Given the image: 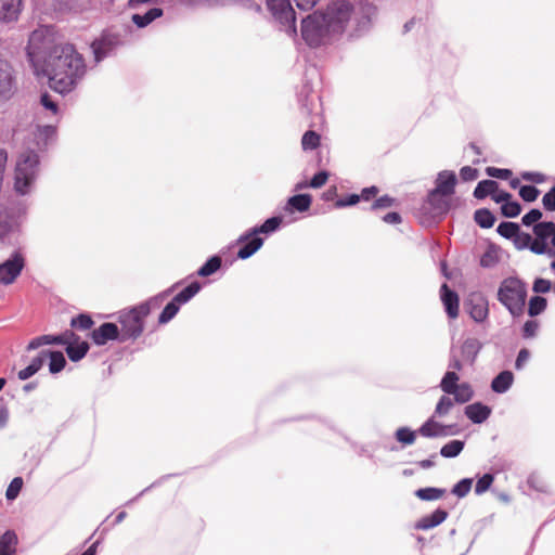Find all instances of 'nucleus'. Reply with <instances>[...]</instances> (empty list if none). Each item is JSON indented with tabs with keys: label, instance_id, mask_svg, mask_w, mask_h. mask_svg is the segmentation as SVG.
Masks as SVG:
<instances>
[{
	"label": "nucleus",
	"instance_id": "nucleus-1",
	"mask_svg": "<svg viewBox=\"0 0 555 555\" xmlns=\"http://www.w3.org/2000/svg\"><path fill=\"white\" fill-rule=\"evenodd\" d=\"M86 72L85 57L72 43L55 44L44 61L49 87L61 94L73 91Z\"/></svg>",
	"mask_w": 555,
	"mask_h": 555
},
{
	"label": "nucleus",
	"instance_id": "nucleus-2",
	"mask_svg": "<svg viewBox=\"0 0 555 555\" xmlns=\"http://www.w3.org/2000/svg\"><path fill=\"white\" fill-rule=\"evenodd\" d=\"M165 294L150 298L149 300L119 314L120 341L137 339L144 330V320L152 310L158 309L165 298Z\"/></svg>",
	"mask_w": 555,
	"mask_h": 555
},
{
	"label": "nucleus",
	"instance_id": "nucleus-3",
	"mask_svg": "<svg viewBox=\"0 0 555 555\" xmlns=\"http://www.w3.org/2000/svg\"><path fill=\"white\" fill-rule=\"evenodd\" d=\"M460 376L454 371H448L441 382L440 388L447 395L440 397L436 404L435 415L444 416L447 415L454 403L464 404L470 401L474 397V390L469 383L459 384Z\"/></svg>",
	"mask_w": 555,
	"mask_h": 555
},
{
	"label": "nucleus",
	"instance_id": "nucleus-4",
	"mask_svg": "<svg viewBox=\"0 0 555 555\" xmlns=\"http://www.w3.org/2000/svg\"><path fill=\"white\" fill-rule=\"evenodd\" d=\"M496 297L512 315L519 317L525 311L527 286L518 278H506L500 283Z\"/></svg>",
	"mask_w": 555,
	"mask_h": 555
},
{
	"label": "nucleus",
	"instance_id": "nucleus-5",
	"mask_svg": "<svg viewBox=\"0 0 555 555\" xmlns=\"http://www.w3.org/2000/svg\"><path fill=\"white\" fill-rule=\"evenodd\" d=\"M352 13L353 7L346 0H337L327 5L322 16L332 36L340 35L345 31Z\"/></svg>",
	"mask_w": 555,
	"mask_h": 555
},
{
	"label": "nucleus",
	"instance_id": "nucleus-6",
	"mask_svg": "<svg viewBox=\"0 0 555 555\" xmlns=\"http://www.w3.org/2000/svg\"><path fill=\"white\" fill-rule=\"evenodd\" d=\"M301 36L308 46L314 48L326 43L333 37L321 12H314L302 21Z\"/></svg>",
	"mask_w": 555,
	"mask_h": 555
},
{
	"label": "nucleus",
	"instance_id": "nucleus-7",
	"mask_svg": "<svg viewBox=\"0 0 555 555\" xmlns=\"http://www.w3.org/2000/svg\"><path fill=\"white\" fill-rule=\"evenodd\" d=\"M456 182L457 179L453 171L443 170L439 172L436 179V188L430 191L428 195V202L430 205L436 209H439L441 212L448 211V202L440 197L451 196L455 191Z\"/></svg>",
	"mask_w": 555,
	"mask_h": 555
},
{
	"label": "nucleus",
	"instance_id": "nucleus-8",
	"mask_svg": "<svg viewBox=\"0 0 555 555\" xmlns=\"http://www.w3.org/2000/svg\"><path fill=\"white\" fill-rule=\"evenodd\" d=\"M38 156L33 152L20 156L15 168V190L24 195L28 192L31 182L35 180Z\"/></svg>",
	"mask_w": 555,
	"mask_h": 555
},
{
	"label": "nucleus",
	"instance_id": "nucleus-9",
	"mask_svg": "<svg viewBox=\"0 0 555 555\" xmlns=\"http://www.w3.org/2000/svg\"><path fill=\"white\" fill-rule=\"evenodd\" d=\"M555 223L552 221H542L532 227L533 245L532 253L535 255H547L555 257V250L551 247L554 235Z\"/></svg>",
	"mask_w": 555,
	"mask_h": 555
},
{
	"label": "nucleus",
	"instance_id": "nucleus-10",
	"mask_svg": "<svg viewBox=\"0 0 555 555\" xmlns=\"http://www.w3.org/2000/svg\"><path fill=\"white\" fill-rule=\"evenodd\" d=\"M54 31L51 27H39L35 29L28 39L26 52L31 62H35L36 57L46 50L51 51L54 47Z\"/></svg>",
	"mask_w": 555,
	"mask_h": 555
},
{
	"label": "nucleus",
	"instance_id": "nucleus-11",
	"mask_svg": "<svg viewBox=\"0 0 555 555\" xmlns=\"http://www.w3.org/2000/svg\"><path fill=\"white\" fill-rule=\"evenodd\" d=\"M268 8L272 15L285 26V31L289 36H295L296 30V15L288 0H267Z\"/></svg>",
	"mask_w": 555,
	"mask_h": 555
},
{
	"label": "nucleus",
	"instance_id": "nucleus-12",
	"mask_svg": "<svg viewBox=\"0 0 555 555\" xmlns=\"http://www.w3.org/2000/svg\"><path fill=\"white\" fill-rule=\"evenodd\" d=\"M120 44L119 36L111 33H103L91 43L94 61L101 62Z\"/></svg>",
	"mask_w": 555,
	"mask_h": 555
},
{
	"label": "nucleus",
	"instance_id": "nucleus-13",
	"mask_svg": "<svg viewBox=\"0 0 555 555\" xmlns=\"http://www.w3.org/2000/svg\"><path fill=\"white\" fill-rule=\"evenodd\" d=\"M25 267V259L20 253L0 264V284L10 285L21 274Z\"/></svg>",
	"mask_w": 555,
	"mask_h": 555
},
{
	"label": "nucleus",
	"instance_id": "nucleus-14",
	"mask_svg": "<svg viewBox=\"0 0 555 555\" xmlns=\"http://www.w3.org/2000/svg\"><path fill=\"white\" fill-rule=\"evenodd\" d=\"M15 89L14 69L10 62L0 54V98L10 99Z\"/></svg>",
	"mask_w": 555,
	"mask_h": 555
},
{
	"label": "nucleus",
	"instance_id": "nucleus-15",
	"mask_svg": "<svg viewBox=\"0 0 555 555\" xmlns=\"http://www.w3.org/2000/svg\"><path fill=\"white\" fill-rule=\"evenodd\" d=\"M23 9V0H0V23H16L20 20Z\"/></svg>",
	"mask_w": 555,
	"mask_h": 555
},
{
	"label": "nucleus",
	"instance_id": "nucleus-16",
	"mask_svg": "<svg viewBox=\"0 0 555 555\" xmlns=\"http://www.w3.org/2000/svg\"><path fill=\"white\" fill-rule=\"evenodd\" d=\"M76 339V333L72 330H66L60 335H42L34 338L27 346L28 350H34L42 345H66V343Z\"/></svg>",
	"mask_w": 555,
	"mask_h": 555
},
{
	"label": "nucleus",
	"instance_id": "nucleus-17",
	"mask_svg": "<svg viewBox=\"0 0 555 555\" xmlns=\"http://www.w3.org/2000/svg\"><path fill=\"white\" fill-rule=\"evenodd\" d=\"M435 416L429 417L418 429L417 433L425 438L446 437L453 434V425H443L435 420Z\"/></svg>",
	"mask_w": 555,
	"mask_h": 555
},
{
	"label": "nucleus",
	"instance_id": "nucleus-18",
	"mask_svg": "<svg viewBox=\"0 0 555 555\" xmlns=\"http://www.w3.org/2000/svg\"><path fill=\"white\" fill-rule=\"evenodd\" d=\"M91 338L95 345L102 346L109 340H120V331L115 323L106 322L92 331Z\"/></svg>",
	"mask_w": 555,
	"mask_h": 555
},
{
	"label": "nucleus",
	"instance_id": "nucleus-19",
	"mask_svg": "<svg viewBox=\"0 0 555 555\" xmlns=\"http://www.w3.org/2000/svg\"><path fill=\"white\" fill-rule=\"evenodd\" d=\"M469 315L476 322H483L489 314L488 300L480 294L470 295L468 302Z\"/></svg>",
	"mask_w": 555,
	"mask_h": 555
},
{
	"label": "nucleus",
	"instance_id": "nucleus-20",
	"mask_svg": "<svg viewBox=\"0 0 555 555\" xmlns=\"http://www.w3.org/2000/svg\"><path fill=\"white\" fill-rule=\"evenodd\" d=\"M238 243L242 244L237 251V257L247 259L253 256L263 244V240L258 234H251V231L240 237Z\"/></svg>",
	"mask_w": 555,
	"mask_h": 555
},
{
	"label": "nucleus",
	"instance_id": "nucleus-21",
	"mask_svg": "<svg viewBox=\"0 0 555 555\" xmlns=\"http://www.w3.org/2000/svg\"><path fill=\"white\" fill-rule=\"evenodd\" d=\"M440 295L448 317L451 319L457 318L460 313L459 295L452 289H450V287L447 284H442L440 288Z\"/></svg>",
	"mask_w": 555,
	"mask_h": 555
},
{
	"label": "nucleus",
	"instance_id": "nucleus-22",
	"mask_svg": "<svg viewBox=\"0 0 555 555\" xmlns=\"http://www.w3.org/2000/svg\"><path fill=\"white\" fill-rule=\"evenodd\" d=\"M66 353L70 361L78 362L86 357L89 351V344L86 340H80L76 334V339L66 343Z\"/></svg>",
	"mask_w": 555,
	"mask_h": 555
},
{
	"label": "nucleus",
	"instance_id": "nucleus-23",
	"mask_svg": "<svg viewBox=\"0 0 555 555\" xmlns=\"http://www.w3.org/2000/svg\"><path fill=\"white\" fill-rule=\"evenodd\" d=\"M448 517V512L441 508L436 509L433 514L422 517L416 524L417 530H428L442 524Z\"/></svg>",
	"mask_w": 555,
	"mask_h": 555
},
{
	"label": "nucleus",
	"instance_id": "nucleus-24",
	"mask_svg": "<svg viewBox=\"0 0 555 555\" xmlns=\"http://www.w3.org/2000/svg\"><path fill=\"white\" fill-rule=\"evenodd\" d=\"M490 413V408L479 402L469 404L465 408V415L476 424L485 422L489 417Z\"/></svg>",
	"mask_w": 555,
	"mask_h": 555
},
{
	"label": "nucleus",
	"instance_id": "nucleus-25",
	"mask_svg": "<svg viewBox=\"0 0 555 555\" xmlns=\"http://www.w3.org/2000/svg\"><path fill=\"white\" fill-rule=\"evenodd\" d=\"M312 203L311 195L297 194L288 198L285 209L289 212H304L309 210Z\"/></svg>",
	"mask_w": 555,
	"mask_h": 555
},
{
	"label": "nucleus",
	"instance_id": "nucleus-26",
	"mask_svg": "<svg viewBox=\"0 0 555 555\" xmlns=\"http://www.w3.org/2000/svg\"><path fill=\"white\" fill-rule=\"evenodd\" d=\"M60 12L79 13L88 9L89 0H53Z\"/></svg>",
	"mask_w": 555,
	"mask_h": 555
},
{
	"label": "nucleus",
	"instance_id": "nucleus-27",
	"mask_svg": "<svg viewBox=\"0 0 555 555\" xmlns=\"http://www.w3.org/2000/svg\"><path fill=\"white\" fill-rule=\"evenodd\" d=\"M17 535L8 530L0 537V555H16Z\"/></svg>",
	"mask_w": 555,
	"mask_h": 555
},
{
	"label": "nucleus",
	"instance_id": "nucleus-28",
	"mask_svg": "<svg viewBox=\"0 0 555 555\" xmlns=\"http://www.w3.org/2000/svg\"><path fill=\"white\" fill-rule=\"evenodd\" d=\"M163 9L152 8L144 14H133L131 20L137 27L143 28L150 25L156 18L163 16Z\"/></svg>",
	"mask_w": 555,
	"mask_h": 555
},
{
	"label": "nucleus",
	"instance_id": "nucleus-29",
	"mask_svg": "<svg viewBox=\"0 0 555 555\" xmlns=\"http://www.w3.org/2000/svg\"><path fill=\"white\" fill-rule=\"evenodd\" d=\"M513 380V373L509 371H503L493 378L491 388L494 392L503 393L512 386Z\"/></svg>",
	"mask_w": 555,
	"mask_h": 555
},
{
	"label": "nucleus",
	"instance_id": "nucleus-30",
	"mask_svg": "<svg viewBox=\"0 0 555 555\" xmlns=\"http://www.w3.org/2000/svg\"><path fill=\"white\" fill-rule=\"evenodd\" d=\"M42 353L44 356V360L47 358L50 359V363H49L50 373L56 374L65 367L66 360H65L64 354L61 351H42Z\"/></svg>",
	"mask_w": 555,
	"mask_h": 555
},
{
	"label": "nucleus",
	"instance_id": "nucleus-31",
	"mask_svg": "<svg viewBox=\"0 0 555 555\" xmlns=\"http://www.w3.org/2000/svg\"><path fill=\"white\" fill-rule=\"evenodd\" d=\"M499 183L494 180H482L474 190V196L478 199H482L487 196L493 195L498 191Z\"/></svg>",
	"mask_w": 555,
	"mask_h": 555
},
{
	"label": "nucleus",
	"instance_id": "nucleus-32",
	"mask_svg": "<svg viewBox=\"0 0 555 555\" xmlns=\"http://www.w3.org/2000/svg\"><path fill=\"white\" fill-rule=\"evenodd\" d=\"M44 356L40 352L36 358L33 359L30 364L18 372V378L26 380L35 375L43 365Z\"/></svg>",
	"mask_w": 555,
	"mask_h": 555
},
{
	"label": "nucleus",
	"instance_id": "nucleus-33",
	"mask_svg": "<svg viewBox=\"0 0 555 555\" xmlns=\"http://www.w3.org/2000/svg\"><path fill=\"white\" fill-rule=\"evenodd\" d=\"M500 254L499 247L494 245L489 246L480 258V266L483 268L494 267L501 259Z\"/></svg>",
	"mask_w": 555,
	"mask_h": 555
},
{
	"label": "nucleus",
	"instance_id": "nucleus-34",
	"mask_svg": "<svg viewBox=\"0 0 555 555\" xmlns=\"http://www.w3.org/2000/svg\"><path fill=\"white\" fill-rule=\"evenodd\" d=\"M282 221V217L269 218L260 227L254 228L251 234H270L280 228Z\"/></svg>",
	"mask_w": 555,
	"mask_h": 555
},
{
	"label": "nucleus",
	"instance_id": "nucleus-35",
	"mask_svg": "<svg viewBox=\"0 0 555 555\" xmlns=\"http://www.w3.org/2000/svg\"><path fill=\"white\" fill-rule=\"evenodd\" d=\"M474 219L476 223L483 229L491 228L495 222L494 215L487 208H481L475 211Z\"/></svg>",
	"mask_w": 555,
	"mask_h": 555
},
{
	"label": "nucleus",
	"instance_id": "nucleus-36",
	"mask_svg": "<svg viewBox=\"0 0 555 555\" xmlns=\"http://www.w3.org/2000/svg\"><path fill=\"white\" fill-rule=\"evenodd\" d=\"M222 264V260L219 256H212L209 258L197 271L199 276L206 278L217 272Z\"/></svg>",
	"mask_w": 555,
	"mask_h": 555
},
{
	"label": "nucleus",
	"instance_id": "nucleus-37",
	"mask_svg": "<svg viewBox=\"0 0 555 555\" xmlns=\"http://www.w3.org/2000/svg\"><path fill=\"white\" fill-rule=\"evenodd\" d=\"M446 494L444 489L439 488H422L415 491V495L422 501H436Z\"/></svg>",
	"mask_w": 555,
	"mask_h": 555
},
{
	"label": "nucleus",
	"instance_id": "nucleus-38",
	"mask_svg": "<svg viewBox=\"0 0 555 555\" xmlns=\"http://www.w3.org/2000/svg\"><path fill=\"white\" fill-rule=\"evenodd\" d=\"M201 291V284L198 282H192L185 288H183L180 293H178L173 298L176 302L180 305L186 304L192 297H194Z\"/></svg>",
	"mask_w": 555,
	"mask_h": 555
},
{
	"label": "nucleus",
	"instance_id": "nucleus-39",
	"mask_svg": "<svg viewBox=\"0 0 555 555\" xmlns=\"http://www.w3.org/2000/svg\"><path fill=\"white\" fill-rule=\"evenodd\" d=\"M320 143L321 135L313 130L306 131L301 138V146L304 151L315 150L320 146Z\"/></svg>",
	"mask_w": 555,
	"mask_h": 555
},
{
	"label": "nucleus",
	"instance_id": "nucleus-40",
	"mask_svg": "<svg viewBox=\"0 0 555 555\" xmlns=\"http://www.w3.org/2000/svg\"><path fill=\"white\" fill-rule=\"evenodd\" d=\"M180 304L176 302V299L173 298L170 302H168L165 308L163 309L162 313L159 314L158 322L160 324H166L170 320H172L176 314L178 313L180 309Z\"/></svg>",
	"mask_w": 555,
	"mask_h": 555
},
{
	"label": "nucleus",
	"instance_id": "nucleus-41",
	"mask_svg": "<svg viewBox=\"0 0 555 555\" xmlns=\"http://www.w3.org/2000/svg\"><path fill=\"white\" fill-rule=\"evenodd\" d=\"M464 449V442L461 440H452L446 443L441 450L440 454L443 457H455L457 456Z\"/></svg>",
	"mask_w": 555,
	"mask_h": 555
},
{
	"label": "nucleus",
	"instance_id": "nucleus-42",
	"mask_svg": "<svg viewBox=\"0 0 555 555\" xmlns=\"http://www.w3.org/2000/svg\"><path fill=\"white\" fill-rule=\"evenodd\" d=\"M547 301L544 297H531L528 305V313L530 317H535L543 312L546 308Z\"/></svg>",
	"mask_w": 555,
	"mask_h": 555
},
{
	"label": "nucleus",
	"instance_id": "nucleus-43",
	"mask_svg": "<svg viewBox=\"0 0 555 555\" xmlns=\"http://www.w3.org/2000/svg\"><path fill=\"white\" fill-rule=\"evenodd\" d=\"M94 324L92 318L89 314L80 313L77 317L73 318L70 321V326L77 330L87 331L92 327Z\"/></svg>",
	"mask_w": 555,
	"mask_h": 555
},
{
	"label": "nucleus",
	"instance_id": "nucleus-44",
	"mask_svg": "<svg viewBox=\"0 0 555 555\" xmlns=\"http://www.w3.org/2000/svg\"><path fill=\"white\" fill-rule=\"evenodd\" d=\"M498 233L505 238H513L519 232V225L515 222H501L496 229Z\"/></svg>",
	"mask_w": 555,
	"mask_h": 555
},
{
	"label": "nucleus",
	"instance_id": "nucleus-45",
	"mask_svg": "<svg viewBox=\"0 0 555 555\" xmlns=\"http://www.w3.org/2000/svg\"><path fill=\"white\" fill-rule=\"evenodd\" d=\"M417 431L408 427H400L396 431V439L403 444H412L416 439Z\"/></svg>",
	"mask_w": 555,
	"mask_h": 555
},
{
	"label": "nucleus",
	"instance_id": "nucleus-46",
	"mask_svg": "<svg viewBox=\"0 0 555 555\" xmlns=\"http://www.w3.org/2000/svg\"><path fill=\"white\" fill-rule=\"evenodd\" d=\"M520 211H521L520 204L517 202H513L511 199L503 203L501 206V212L506 218H515L520 214Z\"/></svg>",
	"mask_w": 555,
	"mask_h": 555
},
{
	"label": "nucleus",
	"instance_id": "nucleus-47",
	"mask_svg": "<svg viewBox=\"0 0 555 555\" xmlns=\"http://www.w3.org/2000/svg\"><path fill=\"white\" fill-rule=\"evenodd\" d=\"M23 485H24V481H23L22 477L13 478L5 491L7 499L10 501L15 500L18 496V494L23 488Z\"/></svg>",
	"mask_w": 555,
	"mask_h": 555
},
{
	"label": "nucleus",
	"instance_id": "nucleus-48",
	"mask_svg": "<svg viewBox=\"0 0 555 555\" xmlns=\"http://www.w3.org/2000/svg\"><path fill=\"white\" fill-rule=\"evenodd\" d=\"M533 237L529 233L518 232L514 237V243L517 249L529 248L532 251Z\"/></svg>",
	"mask_w": 555,
	"mask_h": 555
},
{
	"label": "nucleus",
	"instance_id": "nucleus-49",
	"mask_svg": "<svg viewBox=\"0 0 555 555\" xmlns=\"http://www.w3.org/2000/svg\"><path fill=\"white\" fill-rule=\"evenodd\" d=\"M494 480L492 474H485L481 478H479L475 486V492L477 494H482L488 491Z\"/></svg>",
	"mask_w": 555,
	"mask_h": 555
},
{
	"label": "nucleus",
	"instance_id": "nucleus-50",
	"mask_svg": "<svg viewBox=\"0 0 555 555\" xmlns=\"http://www.w3.org/2000/svg\"><path fill=\"white\" fill-rule=\"evenodd\" d=\"M472 479L465 478L459 481L452 489V493L459 498H464L472 489Z\"/></svg>",
	"mask_w": 555,
	"mask_h": 555
},
{
	"label": "nucleus",
	"instance_id": "nucleus-51",
	"mask_svg": "<svg viewBox=\"0 0 555 555\" xmlns=\"http://www.w3.org/2000/svg\"><path fill=\"white\" fill-rule=\"evenodd\" d=\"M540 194V191L533 185H524L519 190V195L525 202H534Z\"/></svg>",
	"mask_w": 555,
	"mask_h": 555
},
{
	"label": "nucleus",
	"instance_id": "nucleus-52",
	"mask_svg": "<svg viewBox=\"0 0 555 555\" xmlns=\"http://www.w3.org/2000/svg\"><path fill=\"white\" fill-rule=\"evenodd\" d=\"M486 172L488 176L496 179L507 180L512 177L513 172L509 169L487 167Z\"/></svg>",
	"mask_w": 555,
	"mask_h": 555
},
{
	"label": "nucleus",
	"instance_id": "nucleus-53",
	"mask_svg": "<svg viewBox=\"0 0 555 555\" xmlns=\"http://www.w3.org/2000/svg\"><path fill=\"white\" fill-rule=\"evenodd\" d=\"M542 216L543 215H542L541 210H539V209H531L529 212H527L522 217L521 222L526 227L534 225L535 223H539V221L541 220Z\"/></svg>",
	"mask_w": 555,
	"mask_h": 555
},
{
	"label": "nucleus",
	"instance_id": "nucleus-54",
	"mask_svg": "<svg viewBox=\"0 0 555 555\" xmlns=\"http://www.w3.org/2000/svg\"><path fill=\"white\" fill-rule=\"evenodd\" d=\"M542 204L545 210L555 211V185L544 194Z\"/></svg>",
	"mask_w": 555,
	"mask_h": 555
},
{
	"label": "nucleus",
	"instance_id": "nucleus-55",
	"mask_svg": "<svg viewBox=\"0 0 555 555\" xmlns=\"http://www.w3.org/2000/svg\"><path fill=\"white\" fill-rule=\"evenodd\" d=\"M551 288H552L551 281L542 279V278L537 279L533 282V286H532L533 292L537 293V294L547 293V292L551 291Z\"/></svg>",
	"mask_w": 555,
	"mask_h": 555
},
{
	"label": "nucleus",
	"instance_id": "nucleus-56",
	"mask_svg": "<svg viewBox=\"0 0 555 555\" xmlns=\"http://www.w3.org/2000/svg\"><path fill=\"white\" fill-rule=\"evenodd\" d=\"M539 322L535 320H528L522 326V337L531 338L537 334Z\"/></svg>",
	"mask_w": 555,
	"mask_h": 555
},
{
	"label": "nucleus",
	"instance_id": "nucleus-57",
	"mask_svg": "<svg viewBox=\"0 0 555 555\" xmlns=\"http://www.w3.org/2000/svg\"><path fill=\"white\" fill-rule=\"evenodd\" d=\"M395 199L388 195H384L374 201L371 205L372 210L389 208L393 205Z\"/></svg>",
	"mask_w": 555,
	"mask_h": 555
},
{
	"label": "nucleus",
	"instance_id": "nucleus-58",
	"mask_svg": "<svg viewBox=\"0 0 555 555\" xmlns=\"http://www.w3.org/2000/svg\"><path fill=\"white\" fill-rule=\"evenodd\" d=\"M327 179L328 173L326 171H320L312 177L308 185L313 189H319L327 182Z\"/></svg>",
	"mask_w": 555,
	"mask_h": 555
},
{
	"label": "nucleus",
	"instance_id": "nucleus-59",
	"mask_svg": "<svg viewBox=\"0 0 555 555\" xmlns=\"http://www.w3.org/2000/svg\"><path fill=\"white\" fill-rule=\"evenodd\" d=\"M460 177L463 181H474L478 178V170L470 166H464L460 170Z\"/></svg>",
	"mask_w": 555,
	"mask_h": 555
},
{
	"label": "nucleus",
	"instance_id": "nucleus-60",
	"mask_svg": "<svg viewBox=\"0 0 555 555\" xmlns=\"http://www.w3.org/2000/svg\"><path fill=\"white\" fill-rule=\"evenodd\" d=\"M360 202V196L358 194H350L344 198L336 201L335 207L343 208L346 206H352Z\"/></svg>",
	"mask_w": 555,
	"mask_h": 555
},
{
	"label": "nucleus",
	"instance_id": "nucleus-61",
	"mask_svg": "<svg viewBox=\"0 0 555 555\" xmlns=\"http://www.w3.org/2000/svg\"><path fill=\"white\" fill-rule=\"evenodd\" d=\"M12 230L10 218L7 215L0 214V238L9 234Z\"/></svg>",
	"mask_w": 555,
	"mask_h": 555
},
{
	"label": "nucleus",
	"instance_id": "nucleus-62",
	"mask_svg": "<svg viewBox=\"0 0 555 555\" xmlns=\"http://www.w3.org/2000/svg\"><path fill=\"white\" fill-rule=\"evenodd\" d=\"M40 103L53 114L57 113V104L52 101L51 96L47 92L41 95Z\"/></svg>",
	"mask_w": 555,
	"mask_h": 555
},
{
	"label": "nucleus",
	"instance_id": "nucleus-63",
	"mask_svg": "<svg viewBox=\"0 0 555 555\" xmlns=\"http://www.w3.org/2000/svg\"><path fill=\"white\" fill-rule=\"evenodd\" d=\"M379 190L378 188L376 186H370V188H365L361 191L360 194H358L360 196V201H371L372 198L376 197V195L378 194Z\"/></svg>",
	"mask_w": 555,
	"mask_h": 555
},
{
	"label": "nucleus",
	"instance_id": "nucleus-64",
	"mask_svg": "<svg viewBox=\"0 0 555 555\" xmlns=\"http://www.w3.org/2000/svg\"><path fill=\"white\" fill-rule=\"evenodd\" d=\"M512 198V194L506 192V191H496L495 193H493L492 195V199L495 202V203H505L507 202L508 199Z\"/></svg>",
	"mask_w": 555,
	"mask_h": 555
}]
</instances>
